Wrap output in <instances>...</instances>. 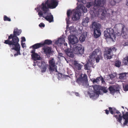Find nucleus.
<instances>
[{
    "label": "nucleus",
    "mask_w": 128,
    "mask_h": 128,
    "mask_svg": "<svg viewBox=\"0 0 128 128\" xmlns=\"http://www.w3.org/2000/svg\"><path fill=\"white\" fill-rule=\"evenodd\" d=\"M83 0H78V2H82Z\"/></svg>",
    "instance_id": "obj_53"
},
{
    "label": "nucleus",
    "mask_w": 128,
    "mask_h": 128,
    "mask_svg": "<svg viewBox=\"0 0 128 128\" xmlns=\"http://www.w3.org/2000/svg\"><path fill=\"white\" fill-rule=\"evenodd\" d=\"M101 51L98 49H95L92 52L90 56V59H95L96 62H99L100 58V57L101 55Z\"/></svg>",
    "instance_id": "obj_7"
},
{
    "label": "nucleus",
    "mask_w": 128,
    "mask_h": 128,
    "mask_svg": "<svg viewBox=\"0 0 128 128\" xmlns=\"http://www.w3.org/2000/svg\"><path fill=\"white\" fill-rule=\"evenodd\" d=\"M92 2H88L86 4V6L88 8H89L92 5Z\"/></svg>",
    "instance_id": "obj_40"
},
{
    "label": "nucleus",
    "mask_w": 128,
    "mask_h": 128,
    "mask_svg": "<svg viewBox=\"0 0 128 128\" xmlns=\"http://www.w3.org/2000/svg\"><path fill=\"white\" fill-rule=\"evenodd\" d=\"M60 54H62V53H60Z\"/></svg>",
    "instance_id": "obj_59"
},
{
    "label": "nucleus",
    "mask_w": 128,
    "mask_h": 128,
    "mask_svg": "<svg viewBox=\"0 0 128 128\" xmlns=\"http://www.w3.org/2000/svg\"><path fill=\"white\" fill-rule=\"evenodd\" d=\"M86 39V37L83 34H82L80 36L79 40H80L82 42H83Z\"/></svg>",
    "instance_id": "obj_35"
},
{
    "label": "nucleus",
    "mask_w": 128,
    "mask_h": 128,
    "mask_svg": "<svg viewBox=\"0 0 128 128\" xmlns=\"http://www.w3.org/2000/svg\"><path fill=\"white\" fill-rule=\"evenodd\" d=\"M126 6H128V0H126Z\"/></svg>",
    "instance_id": "obj_51"
},
{
    "label": "nucleus",
    "mask_w": 128,
    "mask_h": 128,
    "mask_svg": "<svg viewBox=\"0 0 128 128\" xmlns=\"http://www.w3.org/2000/svg\"><path fill=\"white\" fill-rule=\"evenodd\" d=\"M101 86L97 85H95L93 86L94 89V92L98 95L100 94V90Z\"/></svg>",
    "instance_id": "obj_18"
},
{
    "label": "nucleus",
    "mask_w": 128,
    "mask_h": 128,
    "mask_svg": "<svg viewBox=\"0 0 128 128\" xmlns=\"http://www.w3.org/2000/svg\"><path fill=\"white\" fill-rule=\"evenodd\" d=\"M77 8L81 12H84L86 13L87 12V8L83 6V4H79Z\"/></svg>",
    "instance_id": "obj_19"
},
{
    "label": "nucleus",
    "mask_w": 128,
    "mask_h": 128,
    "mask_svg": "<svg viewBox=\"0 0 128 128\" xmlns=\"http://www.w3.org/2000/svg\"><path fill=\"white\" fill-rule=\"evenodd\" d=\"M68 38L70 43L72 45L76 44L78 42V38L74 35L70 36Z\"/></svg>",
    "instance_id": "obj_12"
},
{
    "label": "nucleus",
    "mask_w": 128,
    "mask_h": 128,
    "mask_svg": "<svg viewBox=\"0 0 128 128\" xmlns=\"http://www.w3.org/2000/svg\"><path fill=\"white\" fill-rule=\"evenodd\" d=\"M49 68V70L50 73L52 74L54 71L57 72V66H56L54 59L52 58L48 61Z\"/></svg>",
    "instance_id": "obj_9"
},
{
    "label": "nucleus",
    "mask_w": 128,
    "mask_h": 128,
    "mask_svg": "<svg viewBox=\"0 0 128 128\" xmlns=\"http://www.w3.org/2000/svg\"><path fill=\"white\" fill-rule=\"evenodd\" d=\"M40 58V60H41V59H42V58H41V57Z\"/></svg>",
    "instance_id": "obj_58"
},
{
    "label": "nucleus",
    "mask_w": 128,
    "mask_h": 128,
    "mask_svg": "<svg viewBox=\"0 0 128 128\" xmlns=\"http://www.w3.org/2000/svg\"><path fill=\"white\" fill-rule=\"evenodd\" d=\"M122 0H110L109 2L111 5L114 6L116 3H118Z\"/></svg>",
    "instance_id": "obj_28"
},
{
    "label": "nucleus",
    "mask_w": 128,
    "mask_h": 128,
    "mask_svg": "<svg viewBox=\"0 0 128 128\" xmlns=\"http://www.w3.org/2000/svg\"><path fill=\"white\" fill-rule=\"evenodd\" d=\"M64 45L65 46H67V43H64Z\"/></svg>",
    "instance_id": "obj_54"
},
{
    "label": "nucleus",
    "mask_w": 128,
    "mask_h": 128,
    "mask_svg": "<svg viewBox=\"0 0 128 128\" xmlns=\"http://www.w3.org/2000/svg\"><path fill=\"white\" fill-rule=\"evenodd\" d=\"M124 112H122V114H123V113H124Z\"/></svg>",
    "instance_id": "obj_60"
},
{
    "label": "nucleus",
    "mask_w": 128,
    "mask_h": 128,
    "mask_svg": "<svg viewBox=\"0 0 128 128\" xmlns=\"http://www.w3.org/2000/svg\"><path fill=\"white\" fill-rule=\"evenodd\" d=\"M89 18L88 17H86L84 18L82 21V24L84 26H86L88 25V23L89 22Z\"/></svg>",
    "instance_id": "obj_22"
},
{
    "label": "nucleus",
    "mask_w": 128,
    "mask_h": 128,
    "mask_svg": "<svg viewBox=\"0 0 128 128\" xmlns=\"http://www.w3.org/2000/svg\"><path fill=\"white\" fill-rule=\"evenodd\" d=\"M65 42L64 38H61L56 42V44H63Z\"/></svg>",
    "instance_id": "obj_27"
},
{
    "label": "nucleus",
    "mask_w": 128,
    "mask_h": 128,
    "mask_svg": "<svg viewBox=\"0 0 128 128\" xmlns=\"http://www.w3.org/2000/svg\"><path fill=\"white\" fill-rule=\"evenodd\" d=\"M71 49L68 48L65 50V52L67 56L73 58L74 57V54L73 53L77 54L82 55L84 53V49L82 48V47L80 44H76L73 46V47Z\"/></svg>",
    "instance_id": "obj_3"
},
{
    "label": "nucleus",
    "mask_w": 128,
    "mask_h": 128,
    "mask_svg": "<svg viewBox=\"0 0 128 128\" xmlns=\"http://www.w3.org/2000/svg\"><path fill=\"white\" fill-rule=\"evenodd\" d=\"M74 69L77 70H81L82 67V65L80 64H78V62L76 60L74 62Z\"/></svg>",
    "instance_id": "obj_21"
},
{
    "label": "nucleus",
    "mask_w": 128,
    "mask_h": 128,
    "mask_svg": "<svg viewBox=\"0 0 128 128\" xmlns=\"http://www.w3.org/2000/svg\"><path fill=\"white\" fill-rule=\"evenodd\" d=\"M35 10L38 12V14L40 16V5H38V7L35 8Z\"/></svg>",
    "instance_id": "obj_39"
},
{
    "label": "nucleus",
    "mask_w": 128,
    "mask_h": 128,
    "mask_svg": "<svg viewBox=\"0 0 128 128\" xmlns=\"http://www.w3.org/2000/svg\"><path fill=\"white\" fill-rule=\"evenodd\" d=\"M122 108H123V109H124V107L123 106H122Z\"/></svg>",
    "instance_id": "obj_55"
},
{
    "label": "nucleus",
    "mask_w": 128,
    "mask_h": 128,
    "mask_svg": "<svg viewBox=\"0 0 128 128\" xmlns=\"http://www.w3.org/2000/svg\"><path fill=\"white\" fill-rule=\"evenodd\" d=\"M30 52L32 54H31L32 59L34 61L40 60V56L36 53L34 50H32Z\"/></svg>",
    "instance_id": "obj_14"
},
{
    "label": "nucleus",
    "mask_w": 128,
    "mask_h": 128,
    "mask_svg": "<svg viewBox=\"0 0 128 128\" xmlns=\"http://www.w3.org/2000/svg\"><path fill=\"white\" fill-rule=\"evenodd\" d=\"M72 12L70 10H68L67 11V16L69 17L70 16V14H71Z\"/></svg>",
    "instance_id": "obj_42"
},
{
    "label": "nucleus",
    "mask_w": 128,
    "mask_h": 128,
    "mask_svg": "<svg viewBox=\"0 0 128 128\" xmlns=\"http://www.w3.org/2000/svg\"><path fill=\"white\" fill-rule=\"evenodd\" d=\"M52 41L50 40H45L44 42L42 43L40 42V46H43L45 44L50 45L52 44Z\"/></svg>",
    "instance_id": "obj_25"
},
{
    "label": "nucleus",
    "mask_w": 128,
    "mask_h": 128,
    "mask_svg": "<svg viewBox=\"0 0 128 128\" xmlns=\"http://www.w3.org/2000/svg\"><path fill=\"white\" fill-rule=\"evenodd\" d=\"M46 2L48 7L52 9L55 8L58 4L57 0H48Z\"/></svg>",
    "instance_id": "obj_10"
},
{
    "label": "nucleus",
    "mask_w": 128,
    "mask_h": 128,
    "mask_svg": "<svg viewBox=\"0 0 128 128\" xmlns=\"http://www.w3.org/2000/svg\"><path fill=\"white\" fill-rule=\"evenodd\" d=\"M81 13L77 9L74 13L72 17L73 20H77L80 18Z\"/></svg>",
    "instance_id": "obj_11"
},
{
    "label": "nucleus",
    "mask_w": 128,
    "mask_h": 128,
    "mask_svg": "<svg viewBox=\"0 0 128 128\" xmlns=\"http://www.w3.org/2000/svg\"><path fill=\"white\" fill-rule=\"evenodd\" d=\"M82 80L83 82H84L86 81L87 80V76L86 74H84L83 77L81 76V77L80 78Z\"/></svg>",
    "instance_id": "obj_33"
},
{
    "label": "nucleus",
    "mask_w": 128,
    "mask_h": 128,
    "mask_svg": "<svg viewBox=\"0 0 128 128\" xmlns=\"http://www.w3.org/2000/svg\"><path fill=\"white\" fill-rule=\"evenodd\" d=\"M34 64L33 66H35V68H36L38 67L39 68H40V62H39L36 61H34Z\"/></svg>",
    "instance_id": "obj_31"
},
{
    "label": "nucleus",
    "mask_w": 128,
    "mask_h": 128,
    "mask_svg": "<svg viewBox=\"0 0 128 128\" xmlns=\"http://www.w3.org/2000/svg\"><path fill=\"white\" fill-rule=\"evenodd\" d=\"M24 44H25V43H22L21 45H22V48H24Z\"/></svg>",
    "instance_id": "obj_52"
},
{
    "label": "nucleus",
    "mask_w": 128,
    "mask_h": 128,
    "mask_svg": "<svg viewBox=\"0 0 128 128\" xmlns=\"http://www.w3.org/2000/svg\"><path fill=\"white\" fill-rule=\"evenodd\" d=\"M126 72H123L119 74V79L122 80H125L126 78V75L127 74Z\"/></svg>",
    "instance_id": "obj_23"
},
{
    "label": "nucleus",
    "mask_w": 128,
    "mask_h": 128,
    "mask_svg": "<svg viewBox=\"0 0 128 128\" xmlns=\"http://www.w3.org/2000/svg\"><path fill=\"white\" fill-rule=\"evenodd\" d=\"M100 79V77L96 78V79H95L94 78H93L92 79V82L94 84L95 83H97L99 81Z\"/></svg>",
    "instance_id": "obj_36"
},
{
    "label": "nucleus",
    "mask_w": 128,
    "mask_h": 128,
    "mask_svg": "<svg viewBox=\"0 0 128 128\" xmlns=\"http://www.w3.org/2000/svg\"><path fill=\"white\" fill-rule=\"evenodd\" d=\"M123 46H128V41L125 42L123 44Z\"/></svg>",
    "instance_id": "obj_47"
},
{
    "label": "nucleus",
    "mask_w": 128,
    "mask_h": 128,
    "mask_svg": "<svg viewBox=\"0 0 128 128\" xmlns=\"http://www.w3.org/2000/svg\"><path fill=\"white\" fill-rule=\"evenodd\" d=\"M122 62L125 65H126L128 64V55L123 58Z\"/></svg>",
    "instance_id": "obj_30"
},
{
    "label": "nucleus",
    "mask_w": 128,
    "mask_h": 128,
    "mask_svg": "<svg viewBox=\"0 0 128 128\" xmlns=\"http://www.w3.org/2000/svg\"><path fill=\"white\" fill-rule=\"evenodd\" d=\"M21 31L18 28L14 30L13 34H10L8 36L7 40H5L4 43L9 45L11 49L17 51L16 54H14V56L18 55H21L20 52V46L18 43L19 41L18 38L17 36H19L21 34Z\"/></svg>",
    "instance_id": "obj_1"
},
{
    "label": "nucleus",
    "mask_w": 128,
    "mask_h": 128,
    "mask_svg": "<svg viewBox=\"0 0 128 128\" xmlns=\"http://www.w3.org/2000/svg\"><path fill=\"white\" fill-rule=\"evenodd\" d=\"M123 87L124 88V90H125L127 91L128 90V85L126 84L124 86H123Z\"/></svg>",
    "instance_id": "obj_43"
},
{
    "label": "nucleus",
    "mask_w": 128,
    "mask_h": 128,
    "mask_svg": "<svg viewBox=\"0 0 128 128\" xmlns=\"http://www.w3.org/2000/svg\"><path fill=\"white\" fill-rule=\"evenodd\" d=\"M68 25H67V26H66L67 27H68Z\"/></svg>",
    "instance_id": "obj_57"
},
{
    "label": "nucleus",
    "mask_w": 128,
    "mask_h": 128,
    "mask_svg": "<svg viewBox=\"0 0 128 128\" xmlns=\"http://www.w3.org/2000/svg\"><path fill=\"white\" fill-rule=\"evenodd\" d=\"M109 110L110 112V113L113 114H114L113 117H115L118 122L120 123H121L122 120V118H124V115L125 114H123L122 116L119 111L116 110L115 108H112L111 107H109Z\"/></svg>",
    "instance_id": "obj_4"
},
{
    "label": "nucleus",
    "mask_w": 128,
    "mask_h": 128,
    "mask_svg": "<svg viewBox=\"0 0 128 128\" xmlns=\"http://www.w3.org/2000/svg\"><path fill=\"white\" fill-rule=\"evenodd\" d=\"M75 94L76 96H79V94L78 92H75Z\"/></svg>",
    "instance_id": "obj_50"
},
{
    "label": "nucleus",
    "mask_w": 128,
    "mask_h": 128,
    "mask_svg": "<svg viewBox=\"0 0 128 128\" xmlns=\"http://www.w3.org/2000/svg\"><path fill=\"white\" fill-rule=\"evenodd\" d=\"M4 21H8L10 22L11 21V19L9 18L8 17L4 15Z\"/></svg>",
    "instance_id": "obj_38"
},
{
    "label": "nucleus",
    "mask_w": 128,
    "mask_h": 128,
    "mask_svg": "<svg viewBox=\"0 0 128 128\" xmlns=\"http://www.w3.org/2000/svg\"><path fill=\"white\" fill-rule=\"evenodd\" d=\"M40 47V43H37L30 47V48H32V50H34L36 51V49H38Z\"/></svg>",
    "instance_id": "obj_26"
},
{
    "label": "nucleus",
    "mask_w": 128,
    "mask_h": 128,
    "mask_svg": "<svg viewBox=\"0 0 128 128\" xmlns=\"http://www.w3.org/2000/svg\"><path fill=\"white\" fill-rule=\"evenodd\" d=\"M124 119L125 120L124 122V126L128 124V112H126L125 115H124Z\"/></svg>",
    "instance_id": "obj_24"
},
{
    "label": "nucleus",
    "mask_w": 128,
    "mask_h": 128,
    "mask_svg": "<svg viewBox=\"0 0 128 128\" xmlns=\"http://www.w3.org/2000/svg\"><path fill=\"white\" fill-rule=\"evenodd\" d=\"M116 49L115 47L112 48H108L105 49L104 52V56L106 59H110L112 58V55L111 53L113 51H116Z\"/></svg>",
    "instance_id": "obj_8"
},
{
    "label": "nucleus",
    "mask_w": 128,
    "mask_h": 128,
    "mask_svg": "<svg viewBox=\"0 0 128 128\" xmlns=\"http://www.w3.org/2000/svg\"><path fill=\"white\" fill-rule=\"evenodd\" d=\"M76 82L78 83H80V82H83L80 78L77 79Z\"/></svg>",
    "instance_id": "obj_44"
},
{
    "label": "nucleus",
    "mask_w": 128,
    "mask_h": 128,
    "mask_svg": "<svg viewBox=\"0 0 128 128\" xmlns=\"http://www.w3.org/2000/svg\"><path fill=\"white\" fill-rule=\"evenodd\" d=\"M100 90L102 91L104 93H106L108 92L106 88L104 86H101Z\"/></svg>",
    "instance_id": "obj_37"
},
{
    "label": "nucleus",
    "mask_w": 128,
    "mask_h": 128,
    "mask_svg": "<svg viewBox=\"0 0 128 128\" xmlns=\"http://www.w3.org/2000/svg\"><path fill=\"white\" fill-rule=\"evenodd\" d=\"M51 48H50L48 46H44L42 48V50L44 51V53L46 54H50L51 52Z\"/></svg>",
    "instance_id": "obj_20"
},
{
    "label": "nucleus",
    "mask_w": 128,
    "mask_h": 128,
    "mask_svg": "<svg viewBox=\"0 0 128 128\" xmlns=\"http://www.w3.org/2000/svg\"><path fill=\"white\" fill-rule=\"evenodd\" d=\"M45 26V25L43 22L40 23V27H43Z\"/></svg>",
    "instance_id": "obj_48"
},
{
    "label": "nucleus",
    "mask_w": 128,
    "mask_h": 128,
    "mask_svg": "<svg viewBox=\"0 0 128 128\" xmlns=\"http://www.w3.org/2000/svg\"><path fill=\"white\" fill-rule=\"evenodd\" d=\"M100 79L102 82V83L103 84H104L105 82V81L104 80L102 76H100Z\"/></svg>",
    "instance_id": "obj_41"
},
{
    "label": "nucleus",
    "mask_w": 128,
    "mask_h": 128,
    "mask_svg": "<svg viewBox=\"0 0 128 128\" xmlns=\"http://www.w3.org/2000/svg\"><path fill=\"white\" fill-rule=\"evenodd\" d=\"M101 28L100 24L95 22H93L92 28L94 31V34L95 38L99 37L101 34L100 28Z\"/></svg>",
    "instance_id": "obj_5"
},
{
    "label": "nucleus",
    "mask_w": 128,
    "mask_h": 128,
    "mask_svg": "<svg viewBox=\"0 0 128 128\" xmlns=\"http://www.w3.org/2000/svg\"><path fill=\"white\" fill-rule=\"evenodd\" d=\"M108 89L110 93L112 94L116 92L115 89L112 86H110L108 88Z\"/></svg>",
    "instance_id": "obj_32"
},
{
    "label": "nucleus",
    "mask_w": 128,
    "mask_h": 128,
    "mask_svg": "<svg viewBox=\"0 0 128 128\" xmlns=\"http://www.w3.org/2000/svg\"><path fill=\"white\" fill-rule=\"evenodd\" d=\"M104 36L106 38H109L112 41L114 42L116 40V34L114 30L111 28H108L104 32Z\"/></svg>",
    "instance_id": "obj_6"
},
{
    "label": "nucleus",
    "mask_w": 128,
    "mask_h": 128,
    "mask_svg": "<svg viewBox=\"0 0 128 128\" xmlns=\"http://www.w3.org/2000/svg\"><path fill=\"white\" fill-rule=\"evenodd\" d=\"M106 1V0H95L94 11L91 13L92 17H96L100 15L104 17L106 16L107 10L103 6Z\"/></svg>",
    "instance_id": "obj_2"
},
{
    "label": "nucleus",
    "mask_w": 128,
    "mask_h": 128,
    "mask_svg": "<svg viewBox=\"0 0 128 128\" xmlns=\"http://www.w3.org/2000/svg\"><path fill=\"white\" fill-rule=\"evenodd\" d=\"M38 26H39L40 27V24H39V25H38Z\"/></svg>",
    "instance_id": "obj_56"
},
{
    "label": "nucleus",
    "mask_w": 128,
    "mask_h": 128,
    "mask_svg": "<svg viewBox=\"0 0 128 128\" xmlns=\"http://www.w3.org/2000/svg\"><path fill=\"white\" fill-rule=\"evenodd\" d=\"M109 111H110L109 110H105L106 114H108L109 113Z\"/></svg>",
    "instance_id": "obj_49"
},
{
    "label": "nucleus",
    "mask_w": 128,
    "mask_h": 128,
    "mask_svg": "<svg viewBox=\"0 0 128 128\" xmlns=\"http://www.w3.org/2000/svg\"><path fill=\"white\" fill-rule=\"evenodd\" d=\"M42 16L49 22H53L54 21L53 16L50 12L48 13L47 14L44 15Z\"/></svg>",
    "instance_id": "obj_13"
},
{
    "label": "nucleus",
    "mask_w": 128,
    "mask_h": 128,
    "mask_svg": "<svg viewBox=\"0 0 128 128\" xmlns=\"http://www.w3.org/2000/svg\"><path fill=\"white\" fill-rule=\"evenodd\" d=\"M21 42H25L26 41V39L24 37H22L21 38Z\"/></svg>",
    "instance_id": "obj_46"
},
{
    "label": "nucleus",
    "mask_w": 128,
    "mask_h": 128,
    "mask_svg": "<svg viewBox=\"0 0 128 128\" xmlns=\"http://www.w3.org/2000/svg\"><path fill=\"white\" fill-rule=\"evenodd\" d=\"M91 64L88 62H87L84 66V69L86 70H89L90 69L91 67Z\"/></svg>",
    "instance_id": "obj_29"
},
{
    "label": "nucleus",
    "mask_w": 128,
    "mask_h": 128,
    "mask_svg": "<svg viewBox=\"0 0 128 128\" xmlns=\"http://www.w3.org/2000/svg\"><path fill=\"white\" fill-rule=\"evenodd\" d=\"M114 64L115 66L116 67H119L120 66L121 62L120 61L118 60L115 62Z\"/></svg>",
    "instance_id": "obj_34"
},
{
    "label": "nucleus",
    "mask_w": 128,
    "mask_h": 128,
    "mask_svg": "<svg viewBox=\"0 0 128 128\" xmlns=\"http://www.w3.org/2000/svg\"><path fill=\"white\" fill-rule=\"evenodd\" d=\"M41 71L42 72H44L47 69L48 64L45 61H41Z\"/></svg>",
    "instance_id": "obj_17"
},
{
    "label": "nucleus",
    "mask_w": 128,
    "mask_h": 128,
    "mask_svg": "<svg viewBox=\"0 0 128 128\" xmlns=\"http://www.w3.org/2000/svg\"><path fill=\"white\" fill-rule=\"evenodd\" d=\"M70 16H67V18H66V22L67 24H69V20L70 19Z\"/></svg>",
    "instance_id": "obj_45"
},
{
    "label": "nucleus",
    "mask_w": 128,
    "mask_h": 128,
    "mask_svg": "<svg viewBox=\"0 0 128 128\" xmlns=\"http://www.w3.org/2000/svg\"><path fill=\"white\" fill-rule=\"evenodd\" d=\"M122 34L124 38L126 39L128 38V30L124 25H122Z\"/></svg>",
    "instance_id": "obj_16"
},
{
    "label": "nucleus",
    "mask_w": 128,
    "mask_h": 128,
    "mask_svg": "<svg viewBox=\"0 0 128 128\" xmlns=\"http://www.w3.org/2000/svg\"><path fill=\"white\" fill-rule=\"evenodd\" d=\"M42 10L44 12V13L43 14L42 13V12L40 11V17L47 14L48 13H49L48 12L49 11V8L47 6H46L47 4H46V2H45L44 4L42 3Z\"/></svg>",
    "instance_id": "obj_15"
}]
</instances>
